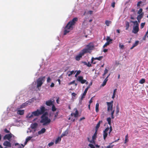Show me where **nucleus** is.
I'll list each match as a JSON object with an SVG mask.
<instances>
[{"label":"nucleus","instance_id":"f257e3e1","mask_svg":"<svg viewBox=\"0 0 148 148\" xmlns=\"http://www.w3.org/2000/svg\"><path fill=\"white\" fill-rule=\"evenodd\" d=\"M47 110L44 106H42L40 108V109H38L36 111L31 113H29L27 115L26 117L28 119L33 118L34 116H39L42 114L41 116L48 117L46 116L48 115L47 112H45Z\"/></svg>","mask_w":148,"mask_h":148},{"label":"nucleus","instance_id":"f03ea898","mask_svg":"<svg viewBox=\"0 0 148 148\" xmlns=\"http://www.w3.org/2000/svg\"><path fill=\"white\" fill-rule=\"evenodd\" d=\"M77 21L78 18L77 17H75L68 22L64 28V35H66L67 33L70 32V30L73 29V26L75 25Z\"/></svg>","mask_w":148,"mask_h":148},{"label":"nucleus","instance_id":"7ed1b4c3","mask_svg":"<svg viewBox=\"0 0 148 148\" xmlns=\"http://www.w3.org/2000/svg\"><path fill=\"white\" fill-rule=\"evenodd\" d=\"M45 77H41L38 78L36 81L37 87L39 90H40V88L39 87H41L45 81Z\"/></svg>","mask_w":148,"mask_h":148},{"label":"nucleus","instance_id":"20e7f679","mask_svg":"<svg viewBox=\"0 0 148 148\" xmlns=\"http://www.w3.org/2000/svg\"><path fill=\"white\" fill-rule=\"evenodd\" d=\"M131 23H132L134 24V26L132 31V32L134 34H137L139 30V24L136 21H131Z\"/></svg>","mask_w":148,"mask_h":148},{"label":"nucleus","instance_id":"39448f33","mask_svg":"<svg viewBox=\"0 0 148 148\" xmlns=\"http://www.w3.org/2000/svg\"><path fill=\"white\" fill-rule=\"evenodd\" d=\"M86 47V48L82 50L85 54L86 53H90L91 51L92 50L94 47V46L90 44L87 45Z\"/></svg>","mask_w":148,"mask_h":148},{"label":"nucleus","instance_id":"423d86ee","mask_svg":"<svg viewBox=\"0 0 148 148\" xmlns=\"http://www.w3.org/2000/svg\"><path fill=\"white\" fill-rule=\"evenodd\" d=\"M41 120L40 121L41 123H43V125H46L49 124L51 122V120L48 117L41 116Z\"/></svg>","mask_w":148,"mask_h":148},{"label":"nucleus","instance_id":"0eeeda50","mask_svg":"<svg viewBox=\"0 0 148 148\" xmlns=\"http://www.w3.org/2000/svg\"><path fill=\"white\" fill-rule=\"evenodd\" d=\"M83 79V77L82 76H79L78 78H77V81L80 82L82 84H84L86 83V84H88V82H87L86 80L84 79Z\"/></svg>","mask_w":148,"mask_h":148},{"label":"nucleus","instance_id":"6e6552de","mask_svg":"<svg viewBox=\"0 0 148 148\" xmlns=\"http://www.w3.org/2000/svg\"><path fill=\"white\" fill-rule=\"evenodd\" d=\"M85 53L82 50L79 53V54L76 56L75 57V59L77 61H79L81 58L82 57Z\"/></svg>","mask_w":148,"mask_h":148},{"label":"nucleus","instance_id":"1a4fd4ad","mask_svg":"<svg viewBox=\"0 0 148 148\" xmlns=\"http://www.w3.org/2000/svg\"><path fill=\"white\" fill-rule=\"evenodd\" d=\"M12 136H14L11 134V133H10L9 134H6L4 136L3 139L4 140L7 139L10 141V139Z\"/></svg>","mask_w":148,"mask_h":148},{"label":"nucleus","instance_id":"9d476101","mask_svg":"<svg viewBox=\"0 0 148 148\" xmlns=\"http://www.w3.org/2000/svg\"><path fill=\"white\" fill-rule=\"evenodd\" d=\"M109 128L108 127H107L103 131V138L105 140L108 136V131L109 130Z\"/></svg>","mask_w":148,"mask_h":148},{"label":"nucleus","instance_id":"9b49d317","mask_svg":"<svg viewBox=\"0 0 148 148\" xmlns=\"http://www.w3.org/2000/svg\"><path fill=\"white\" fill-rule=\"evenodd\" d=\"M3 145L5 146L11 147V144L10 141H5L3 144Z\"/></svg>","mask_w":148,"mask_h":148},{"label":"nucleus","instance_id":"f8f14e48","mask_svg":"<svg viewBox=\"0 0 148 148\" xmlns=\"http://www.w3.org/2000/svg\"><path fill=\"white\" fill-rule=\"evenodd\" d=\"M89 89V87H87L85 90L84 93H83L81 98V99L82 100L85 97L86 95L87 91Z\"/></svg>","mask_w":148,"mask_h":148},{"label":"nucleus","instance_id":"ddd939ff","mask_svg":"<svg viewBox=\"0 0 148 148\" xmlns=\"http://www.w3.org/2000/svg\"><path fill=\"white\" fill-rule=\"evenodd\" d=\"M76 110L75 112V113H71V116H74L75 117H78L79 115V112L76 109H75Z\"/></svg>","mask_w":148,"mask_h":148},{"label":"nucleus","instance_id":"4468645a","mask_svg":"<svg viewBox=\"0 0 148 148\" xmlns=\"http://www.w3.org/2000/svg\"><path fill=\"white\" fill-rule=\"evenodd\" d=\"M108 106L107 110L108 112H110V110H113V105L110 103H107Z\"/></svg>","mask_w":148,"mask_h":148},{"label":"nucleus","instance_id":"2eb2a0df","mask_svg":"<svg viewBox=\"0 0 148 148\" xmlns=\"http://www.w3.org/2000/svg\"><path fill=\"white\" fill-rule=\"evenodd\" d=\"M38 125V124L37 123H32L30 127L32 129H35L37 128Z\"/></svg>","mask_w":148,"mask_h":148},{"label":"nucleus","instance_id":"dca6fc26","mask_svg":"<svg viewBox=\"0 0 148 148\" xmlns=\"http://www.w3.org/2000/svg\"><path fill=\"white\" fill-rule=\"evenodd\" d=\"M46 104L48 106H50L52 105L53 104V102L51 100H49L46 102Z\"/></svg>","mask_w":148,"mask_h":148},{"label":"nucleus","instance_id":"f3484780","mask_svg":"<svg viewBox=\"0 0 148 148\" xmlns=\"http://www.w3.org/2000/svg\"><path fill=\"white\" fill-rule=\"evenodd\" d=\"M46 129L45 128H42L41 130L39 131L38 132V134L39 135H40L41 134L44 133L46 131Z\"/></svg>","mask_w":148,"mask_h":148},{"label":"nucleus","instance_id":"a211bd4d","mask_svg":"<svg viewBox=\"0 0 148 148\" xmlns=\"http://www.w3.org/2000/svg\"><path fill=\"white\" fill-rule=\"evenodd\" d=\"M17 114L20 115H22L24 114V110H19L17 111Z\"/></svg>","mask_w":148,"mask_h":148},{"label":"nucleus","instance_id":"6ab92c4d","mask_svg":"<svg viewBox=\"0 0 148 148\" xmlns=\"http://www.w3.org/2000/svg\"><path fill=\"white\" fill-rule=\"evenodd\" d=\"M102 121H99V122L97 123V124L96 126V127H95V130L96 131H97L98 128L100 127L101 123H102Z\"/></svg>","mask_w":148,"mask_h":148},{"label":"nucleus","instance_id":"aec40b11","mask_svg":"<svg viewBox=\"0 0 148 148\" xmlns=\"http://www.w3.org/2000/svg\"><path fill=\"white\" fill-rule=\"evenodd\" d=\"M110 75V74H109V75H108L106 78V79L104 80L103 84H102V86H104L106 84L108 80V77Z\"/></svg>","mask_w":148,"mask_h":148},{"label":"nucleus","instance_id":"412c9836","mask_svg":"<svg viewBox=\"0 0 148 148\" xmlns=\"http://www.w3.org/2000/svg\"><path fill=\"white\" fill-rule=\"evenodd\" d=\"M28 103V101H26V102L23 103L21 106L20 108H24L26 106H27Z\"/></svg>","mask_w":148,"mask_h":148},{"label":"nucleus","instance_id":"4be33fe9","mask_svg":"<svg viewBox=\"0 0 148 148\" xmlns=\"http://www.w3.org/2000/svg\"><path fill=\"white\" fill-rule=\"evenodd\" d=\"M125 30H128L130 27V23L128 21H125Z\"/></svg>","mask_w":148,"mask_h":148},{"label":"nucleus","instance_id":"5701e85b","mask_svg":"<svg viewBox=\"0 0 148 148\" xmlns=\"http://www.w3.org/2000/svg\"><path fill=\"white\" fill-rule=\"evenodd\" d=\"M144 14V13H142L140 14H139V15H138V16L137 17V19H138L139 20H140V19H141V18L143 17Z\"/></svg>","mask_w":148,"mask_h":148},{"label":"nucleus","instance_id":"b1692460","mask_svg":"<svg viewBox=\"0 0 148 148\" xmlns=\"http://www.w3.org/2000/svg\"><path fill=\"white\" fill-rule=\"evenodd\" d=\"M61 137H58L56 140L55 143L56 144H57L59 142H60L61 141Z\"/></svg>","mask_w":148,"mask_h":148},{"label":"nucleus","instance_id":"393cba45","mask_svg":"<svg viewBox=\"0 0 148 148\" xmlns=\"http://www.w3.org/2000/svg\"><path fill=\"white\" fill-rule=\"evenodd\" d=\"M88 22L87 21L85 20L83 22L82 24V26L83 27H85L88 25Z\"/></svg>","mask_w":148,"mask_h":148},{"label":"nucleus","instance_id":"a878e982","mask_svg":"<svg viewBox=\"0 0 148 148\" xmlns=\"http://www.w3.org/2000/svg\"><path fill=\"white\" fill-rule=\"evenodd\" d=\"M99 104L98 103H97L96 105V111L97 112L99 111Z\"/></svg>","mask_w":148,"mask_h":148},{"label":"nucleus","instance_id":"bb28decb","mask_svg":"<svg viewBox=\"0 0 148 148\" xmlns=\"http://www.w3.org/2000/svg\"><path fill=\"white\" fill-rule=\"evenodd\" d=\"M145 82V79L144 78L142 79L139 82V83L140 84H143Z\"/></svg>","mask_w":148,"mask_h":148},{"label":"nucleus","instance_id":"cd10ccee","mask_svg":"<svg viewBox=\"0 0 148 148\" xmlns=\"http://www.w3.org/2000/svg\"><path fill=\"white\" fill-rule=\"evenodd\" d=\"M119 110H120L119 107V106L118 104L116 106V114H117L119 113Z\"/></svg>","mask_w":148,"mask_h":148},{"label":"nucleus","instance_id":"c85d7f7f","mask_svg":"<svg viewBox=\"0 0 148 148\" xmlns=\"http://www.w3.org/2000/svg\"><path fill=\"white\" fill-rule=\"evenodd\" d=\"M111 112V116L112 119H113L114 118V110H110Z\"/></svg>","mask_w":148,"mask_h":148},{"label":"nucleus","instance_id":"c756f323","mask_svg":"<svg viewBox=\"0 0 148 148\" xmlns=\"http://www.w3.org/2000/svg\"><path fill=\"white\" fill-rule=\"evenodd\" d=\"M107 121L108 122V123L109 125H111V118L110 117H108L107 118Z\"/></svg>","mask_w":148,"mask_h":148},{"label":"nucleus","instance_id":"7c9ffc66","mask_svg":"<svg viewBox=\"0 0 148 148\" xmlns=\"http://www.w3.org/2000/svg\"><path fill=\"white\" fill-rule=\"evenodd\" d=\"M111 23V22L110 21H108V20H106L105 21V24L107 26H109L110 24Z\"/></svg>","mask_w":148,"mask_h":148},{"label":"nucleus","instance_id":"2f4dec72","mask_svg":"<svg viewBox=\"0 0 148 148\" xmlns=\"http://www.w3.org/2000/svg\"><path fill=\"white\" fill-rule=\"evenodd\" d=\"M56 108L55 105L54 104L52 105V110L54 112L56 111Z\"/></svg>","mask_w":148,"mask_h":148},{"label":"nucleus","instance_id":"473e14b6","mask_svg":"<svg viewBox=\"0 0 148 148\" xmlns=\"http://www.w3.org/2000/svg\"><path fill=\"white\" fill-rule=\"evenodd\" d=\"M128 134H127L125 136V140L124 142V143H127L128 141Z\"/></svg>","mask_w":148,"mask_h":148},{"label":"nucleus","instance_id":"72a5a7b5","mask_svg":"<svg viewBox=\"0 0 148 148\" xmlns=\"http://www.w3.org/2000/svg\"><path fill=\"white\" fill-rule=\"evenodd\" d=\"M107 42H109L110 43V42L112 41V39L110 38L108 36L106 39Z\"/></svg>","mask_w":148,"mask_h":148},{"label":"nucleus","instance_id":"f704fd0d","mask_svg":"<svg viewBox=\"0 0 148 148\" xmlns=\"http://www.w3.org/2000/svg\"><path fill=\"white\" fill-rule=\"evenodd\" d=\"M95 139H92V140L90 141L89 140V138H88V141H89L90 143L93 144H95Z\"/></svg>","mask_w":148,"mask_h":148},{"label":"nucleus","instance_id":"c9c22d12","mask_svg":"<svg viewBox=\"0 0 148 148\" xmlns=\"http://www.w3.org/2000/svg\"><path fill=\"white\" fill-rule=\"evenodd\" d=\"M119 47L120 49H123L124 48V46L123 45H121V43L119 44Z\"/></svg>","mask_w":148,"mask_h":148},{"label":"nucleus","instance_id":"e433bc0d","mask_svg":"<svg viewBox=\"0 0 148 148\" xmlns=\"http://www.w3.org/2000/svg\"><path fill=\"white\" fill-rule=\"evenodd\" d=\"M97 134V131H96L94 133V135L92 136V139H95Z\"/></svg>","mask_w":148,"mask_h":148},{"label":"nucleus","instance_id":"4c0bfd02","mask_svg":"<svg viewBox=\"0 0 148 148\" xmlns=\"http://www.w3.org/2000/svg\"><path fill=\"white\" fill-rule=\"evenodd\" d=\"M139 41L137 40L133 44V45L135 47L136 46H137L139 43Z\"/></svg>","mask_w":148,"mask_h":148},{"label":"nucleus","instance_id":"58836bf2","mask_svg":"<svg viewBox=\"0 0 148 148\" xmlns=\"http://www.w3.org/2000/svg\"><path fill=\"white\" fill-rule=\"evenodd\" d=\"M142 11H143V9L141 8H140L139 9V10L138 11V14H141V13H143V12H142Z\"/></svg>","mask_w":148,"mask_h":148},{"label":"nucleus","instance_id":"ea45409f","mask_svg":"<svg viewBox=\"0 0 148 148\" xmlns=\"http://www.w3.org/2000/svg\"><path fill=\"white\" fill-rule=\"evenodd\" d=\"M33 136H28L27 137V138H26V140H27V141H28L29 140H31V138H33Z\"/></svg>","mask_w":148,"mask_h":148},{"label":"nucleus","instance_id":"a19ab883","mask_svg":"<svg viewBox=\"0 0 148 148\" xmlns=\"http://www.w3.org/2000/svg\"><path fill=\"white\" fill-rule=\"evenodd\" d=\"M109 44L110 43L109 42H107L103 45V47L104 48L105 47H106L107 46L109 45Z\"/></svg>","mask_w":148,"mask_h":148},{"label":"nucleus","instance_id":"79ce46f5","mask_svg":"<svg viewBox=\"0 0 148 148\" xmlns=\"http://www.w3.org/2000/svg\"><path fill=\"white\" fill-rule=\"evenodd\" d=\"M108 70L106 69L104 70V73L103 75V78H104V75L108 73Z\"/></svg>","mask_w":148,"mask_h":148},{"label":"nucleus","instance_id":"37998d69","mask_svg":"<svg viewBox=\"0 0 148 148\" xmlns=\"http://www.w3.org/2000/svg\"><path fill=\"white\" fill-rule=\"evenodd\" d=\"M74 72V71H73L68 72L69 73L68 74V76H70L71 75L73 74Z\"/></svg>","mask_w":148,"mask_h":148},{"label":"nucleus","instance_id":"c03bdc74","mask_svg":"<svg viewBox=\"0 0 148 148\" xmlns=\"http://www.w3.org/2000/svg\"><path fill=\"white\" fill-rule=\"evenodd\" d=\"M145 23H143L141 24L140 27H141V29H142L143 28V27H144V26H145Z\"/></svg>","mask_w":148,"mask_h":148},{"label":"nucleus","instance_id":"a18cd8bd","mask_svg":"<svg viewBox=\"0 0 148 148\" xmlns=\"http://www.w3.org/2000/svg\"><path fill=\"white\" fill-rule=\"evenodd\" d=\"M88 146H89L91 148H95L94 146L92 144H89L88 145Z\"/></svg>","mask_w":148,"mask_h":148},{"label":"nucleus","instance_id":"49530a36","mask_svg":"<svg viewBox=\"0 0 148 148\" xmlns=\"http://www.w3.org/2000/svg\"><path fill=\"white\" fill-rule=\"evenodd\" d=\"M68 134V132L66 131H65L64 133L62 134V136H66Z\"/></svg>","mask_w":148,"mask_h":148},{"label":"nucleus","instance_id":"de8ad7c7","mask_svg":"<svg viewBox=\"0 0 148 148\" xmlns=\"http://www.w3.org/2000/svg\"><path fill=\"white\" fill-rule=\"evenodd\" d=\"M103 58V56H99V57H97V60L99 61L101 60Z\"/></svg>","mask_w":148,"mask_h":148},{"label":"nucleus","instance_id":"09e8293b","mask_svg":"<svg viewBox=\"0 0 148 148\" xmlns=\"http://www.w3.org/2000/svg\"><path fill=\"white\" fill-rule=\"evenodd\" d=\"M94 58L93 57H92L91 60V63H93L94 64H96V62H94Z\"/></svg>","mask_w":148,"mask_h":148},{"label":"nucleus","instance_id":"8fccbe9b","mask_svg":"<svg viewBox=\"0 0 148 148\" xmlns=\"http://www.w3.org/2000/svg\"><path fill=\"white\" fill-rule=\"evenodd\" d=\"M54 144V143L53 142H51L49 143L48 145L49 147L52 146Z\"/></svg>","mask_w":148,"mask_h":148},{"label":"nucleus","instance_id":"3c124183","mask_svg":"<svg viewBox=\"0 0 148 148\" xmlns=\"http://www.w3.org/2000/svg\"><path fill=\"white\" fill-rule=\"evenodd\" d=\"M58 114H59V111H58L55 114L54 117H55V119H56L57 118V116H58Z\"/></svg>","mask_w":148,"mask_h":148},{"label":"nucleus","instance_id":"603ef678","mask_svg":"<svg viewBox=\"0 0 148 148\" xmlns=\"http://www.w3.org/2000/svg\"><path fill=\"white\" fill-rule=\"evenodd\" d=\"M4 131L6 133H10V131H8L7 129H5Z\"/></svg>","mask_w":148,"mask_h":148},{"label":"nucleus","instance_id":"864d4df0","mask_svg":"<svg viewBox=\"0 0 148 148\" xmlns=\"http://www.w3.org/2000/svg\"><path fill=\"white\" fill-rule=\"evenodd\" d=\"M86 65L88 67H91L92 66L91 64H90V63L89 62H88V63H87Z\"/></svg>","mask_w":148,"mask_h":148},{"label":"nucleus","instance_id":"5fc2aeb1","mask_svg":"<svg viewBox=\"0 0 148 148\" xmlns=\"http://www.w3.org/2000/svg\"><path fill=\"white\" fill-rule=\"evenodd\" d=\"M75 82V81L73 80V81L69 83L68 84L69 85H71L72 84H74Z\"/></svg>","mask_w":148,"mask_h":148},{"label":"nucleus","instance_id":"6e6d98bb","mask_svg":"<svg viewBox=\"0 0 148 148\" xmlns=\"http://www.w3.org/2000/svg\"><path fill=\"white\" fill-rule=\"evenodd\" d=\"M51 81V79L49 77L47 79V82L48 83L50 82Z\"/></svg>","mask_w":148,"mask_h":148},{"label":"nucleus","instance_id":"4d7b16f0","mask_svg":"<svg viewBox=\"0 0 148 148\" xmlns=\"http://www.w3.org/2000/svg\"><path fill=\"white\" fill-rule=\"evenodd\" d=\"M142 3L141 1L138 2L137 4V6L139 7L140 6V4Z\"/></svg>","mask_w":148,"mask_h":148},{"label":"nucleus","instance_id":"13d9d810","mask_svg":"<svg viewBox=\"0 0 148 148\" xmlns=\"http://www.w3.org/2000/svg\"><path fill=\"white\" fill-rule=\"evenodd\" d=\"M115 2H112V4H111V6L113 7V8H114V7H115Z\"/></svg>","mask_w":148,"mask_h":148},{"label":"nucleus","instance_id":"bf43d9fd","mask_svg":"<svg viewBox=\"0 0 148 148\" xmlns=\"http://www.w3.org/2000/svg\"><path fill=\"white\" fill-rule=\"evenodd\" d=\"M113 101H112L110 102H107L106 103H110L111 104V105H113Z\"/></svg>","mask_w":148,"mask_h":148},{"label":"nucleus","instance_id":"052dcab7","mask_svg":"<svg viewBox=\"0 0 148 148\" xmlns=\"http://www.w3.org/2000/svg\"><path fill=\"white\" fill-rule=\"evenodd\" d=\"M109 134H110V133L111 132V131L112 130V127L111 126H110V129H109Z\"/></svg>","mask_w":148,"mask_h":148},{"label":"nucleus","instance_id":"680f3d73","mask_svg":"<svg viewBox=\"0 0 148 148\" xmlns=\"http://www.w3.org/2000/svg\"><path fill=\"white\" fill-rule=\"evenodd\" d=\"M81 72V71L80 70L78 71H77V72L76 73L78 75Z\"/></svg>","mask_w":148,"mask_h":148},{"label":"nucleus","instance_id":"e2e57ef3","mask_svg":"<svg viewBox=\"0 0 148 148\" xmlns=\"http://www.w3.org/2000/svg\"><path fill=\"white\" fill-rule=\"evenodd\" d=\"M54 86V84L53 83H52L50 86L51 87H53Z\"/></svg>","mask_w":148,"mask_h":148},{"label":"nucleus","instance_id":"0e129e2a","mask_svg":"<svg viewBox=\"0 0 148 148\" xmlns=\"http://www.w3.org/2000/svg\"><path fill=\"white\" fill-rule=\"evenodd\" d=\"M72 95L74 97H75L76 95V94L75 92H73L72 93Z\"/></svg>","mask_w":148,"mask_h":148},{"label":"nucleus","instance_id":"69168bd1","mask_svg":"<svg viewBox=\"0 0 148 148\" xmlns=\"http://www.w3.org/2000/svg\"><path fill=\"white\" fill-rule=\"evenodd\" d=\"M117 89H115L114 90L113 94L115 95Z\"/></svg>","mask_w":148,"mask_h":148},{"label":"nucleus","instance_id":"338daca9","mask_svg":"<svg viewBox=\"0 0 148 148\" xmlns=\"http://www.w3.org/2000/svg\"><path fill=\"white\" fill-rule=\"evenodd\" d=\"M85 119V117H83L81 118L80 119H79V121H82V120L83 119Z\"/></svg>","mask_w":148,"mask_h":148},{"label":"nucleus","instance_id":"774afa93","mask_svg":"<svg viewBox=\"0 0 148 148\" xmlns=\"http://www.w3.org/2000/svg\"><path fill=\"white\" fill-rule=\"evenodd\" d=\"M88 12L90 14H91L92 13L93 11L92 10H90Z\"/></svg>","mask_w":148,"mask_h":148}]
</instances>
